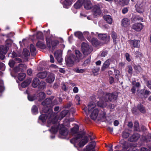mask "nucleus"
I'll return each mask as SVG.
<instances>
[{
    "label": "nucleus",
    "mask_w": 151,
    "mask_h": 151,
    "mask_svg": "<svg viewBox=\"0 0 151 151\" xmlns=\"http://www.w3.org/2000/svg\"><path fill=\"white\" fill-rule=\"evenodd\" d=\"M129 135V134L128 132H122V137L123 138H127Z\"/></svg>",
    "instance_id": "50"
},
{
    "label": "nucleus",
    "mask_w": 151,
    "mask_h": 151,
    "mask_svg": "<svg viewBox=\"0 0 151 151\" xmlns=\"http://www.w3.org/2000/svg\"><path fill=\"white\" fill-rule=\"evenodd\" d=\"M31 82V79H29L27 80L22 83L21 85V86L23 88H25L26 86H27Z\"/></svg>",
    "instance_id": "34"
},
{
    "label": "nucleus",
    "mask_w": 151,
    "mask_h": 151,
    "mask_svg": "<svg viewBox=\"0 0 151 151\" xmlns=\"http://www.w3.org/2000/svg\"><path fill=\"white\" fill-rule=\"evenodd\" d=\"M28 99L30 101H33L35 100L37 98L36 97L35 95L33 96L28 95Z\"/></svg>",
    "instance_id": "49"
},
{
    "label": "nucleus",
    "mask_w": 151,
    "mask_h": 151,
    "mask_svg": "<svg viewBox=\"0 0 151 151\" xmlns=\"http://www.w3.org/2000/svg\"><path fill=\"white\" fill-rule=\"evenodd\" d=\"M84 2V0H78L74 5L75 8L76 9H79L83 4Z\"/></svg>",
    "instance_id": "24"
},
{
    "label": "nucleus",
    "mask_w": 151,
    "mask_h": 151,
    "mask_svg": "<svg viewBox=\"0 0 151 151\" xmlns=\"http://www.w3.org/2000/svg\"><path fill=\"white\" fill-rule=\"evenodd\" d=\"M43 35L42 33L41 32H39L37 33V37L39 39H43Z\"/></svg>",
    "instance_id": "51"
},
{
    "label": "nucleus",
    "mask_w": 151,
    "mask_h": 151,
    "mask_svg": "<svg viewBox=\"0 0 151 151\" xmlns=\"http://www.w3.org/2000/svg\"><path fill=\"white\" fill-rule=\"evenodd\" d=\"M137 93L139 97L142 98L144 97L146 98L150 94L151 92L147 90L142 89L138 91L137 92Z\"/></svg>",
    "instance_id": "9"
},
{
    "label": "nucleus",
    "mask_w": 151,
    "mask_h": 151,
    "mask_svg": "<svg viewBox=\"0 0 151 151\" xmlns=\"http://www.w3.org/2000/svg\"><path fill=\"white\" fill-rule=\"evenodd\" d=\"M32 111L34 114H36L38 113V109L35 105H34L32 107Z\"/></svg>",
    "instance_id": "44"
},
{
    "label": "nucleus",
    "mask_w": 151,
    "mask_h": 151,
    "mask_svg": "<svg viewBox=\"0 0 151 151\" xmlns=\"http://www.w3.org/2000/svg\"><path fill=\"white\" fill-rule=\"evenodd\" d=\"M58 124L57 123L54 124L53 126H52L51 129L50 130L53 133L56 132L58 131Z\"/></svg>",
    "instance_id": "36"
},
{
    "label": "nucleus",
    "mask_w": 151,
    "mask_h": 151,
    "mask_svg": "<svg viewBox=\"0 0 151 151\" xmlns=\"http://www.w3.org/2000/svg\"><path fill=\"white\" fill-rule=\"evenodd\" d=\"M55 80V77L54 74L52 73H50L46 79V81L49 83H51Z\"/></svg>",
    "instance_id": "22"
},
{
    "label": "nucleus",
    "mask_w": 151,
    "mask_h": 151,
    "mask_svg": "<svg viewBox=\"0 0 151 151\" xmlns=\"http://www.w3.org/2000/svg\"><path fill=\"white\" fill-rule=\"evenodd\" d=\"M97 34L98 35V36L99 38L100 39H101L103 40H106V41H108L109 39V37H107V36L106 34H99L97 33Z\"/></svg>",
    "instance_id": "26"
},
{
    "label": "nucleus",
    "mask_w": 151,
    "mask_h": 151,
    "mask_svg": "<svg viewBox=\"0 0 151 151\" xmlns=\"http://www.w3.org/2000/svg\"><path fill=\"white\" fill-rule=\"evenodd\" d=\"M127 151H148L147 149L144 147L141 148L140 151L136 147L131 146Z\"/></svg>",
    "instance_id": "27"
},
{
    "label": "nucleus",
    "mask_w": 151,
    "mask_h": 151,
    "mask_svg": "<svg viewBox=\"0 0 151 151\" xmlns=\"http://www.w3.org/2000/svg\"><path fill=\"white\" fill-rule=\"evenodd\" d=\"M137 107L139 110L140 112L143 113H144L145 112L146 110L145 109L142 105L141 104L139 105Z\"/></svg>",
    "instance_id": "43"
},
{
    "label": "nucleus",
    "mask_w": 151,
    "mask_h": 151,
    "mask_svg": "<svg viewBox=\"0 0 151 151\" xmlns=\"http://www.w3.org/2000/svg\"><path fill=\"white\" fill-rule=\"evenodd\" d=\"M76 57L73 54H71L68 58V62L70 63H73L75 62H79L82 58V55L80 52L78 50L75 51Z\"/></svg>",
    "instance_id": "4"
},
{
    "label": "nucleus",
    "mask_w": 151,
    "mask_h": 151,
    "mask_svg": "<svg viewBox=\"0 0 151 151\" xmlns=\"http://www.w3.org/2000/svg\"><path fill=\"white\" fill-rule=\"evenodd\" d=\"M130 24V20L122 19V26L126 27Z\"/></svg>",
    "instance_id": "29"
},
{
    "label": "nucleus",
    "mask_w": 151,
    "mask_h": 151,
    "mask_svg": "<svg viewBox=\"0 0 151 151\" xmlns=\"http://www.w3.org/2000/svg\"><path fill=\"white\" fill-rule=\"evenodd\" d=\"M82 51L83 54L85 55H88L91 53L93 50L91 47L85 42H82L81 45Z\"/></svg>",
    "instance_id": "5"
},
{
    "label": "nucleus",
    "mask_w": 151,
    "mask_h": 151,
    "mask_svg": "<svg viewBox=\"0 0 151 151\" xmlns=\"http://www.w3.org/2000/svg\"><path fill=\"white\" fill-rule=\"evenodd\" d=\"M48 111L45 110L44 109H43L42 111L45 113V114L41 115L39 117V119L42 122H44L46 121L47 118L48 120L47 121L48 124H55L57 122L58 119L55 117V119H54V115L53 114V111L51 109H48Z\"/></svg>",
    "instance_id": "1"
},
{
    "label": "nucleus",
    "mask_w": 151,
    "mask_h": 151,
    "mask_svg": "<svg viewBox=\"0 0 151 151\" xmlns=\"http://www.w3.org/2000/svg\"><path fill=\"white\" fill-rule=\"evenodd\" d=\"M23 54L25 57H27L29 55V52L26 49H24Z\"/></svg>",
    "instance_id": "53"
},
{
    "label": "nucleus",
    "mask_w": 151,
    "mask_h": 151,
    "mask_svg": "<svg viewBox=\"0 0 151 151\" xmlns=\"http://www.w3.org/2000/svg\"><path fill=\"white\" fill-rule=\"evenodd\" d=\"M114 73H115L116 78L118 79V76L120 74V72L118 70H114Z\"/></svg>",
    "instance_id": "59"
},
{
    "label": "nucleus",
    "mask_w": 151,
    "mask_h": 151,
    "mask_svg": "<svg viewBox=\"0 0 151 151\" xmlns=\"http://www.w3.org/2000/svg\"><path fill=\"white\" fill-rule=\"evenodd\" d=\"M15 64V61L13 60H10L9 61V66L11 67H12V68L14 67Z\"/></svg>",
    "instance_id": "54"
},
{
    "label": "nucleus",
    "mask_w": 151,
    "mask_h": 151,
    "mask_svg": "<svg viewBox=\"0 0 151 151\" xmlns=\"http://www.w3.org/2000/svg\"><path fill=\"white\" fill-rule=\"evenodd\" d=\"M117 97V96L116 93H106V94H105L103 95V97L101 99L103 101V102L100 101L98 102L97 105L98 106L100 107H105L107 105L106 102L114 101L116 99Z\"/></svg>",
    "instance_id": "3"
},
{
    "label": "nucleus",
    "mask_w": 151,
    "mask_h": 151,
    "mask_svg": "<svg viewBox=\"0 0 151 151\" xmlns=\"http://www.w3.org/2000/svg\"><path fill=\"white\" fill-rule=\"evenodd\" d=\"M75 71L77 73H83L85 71V70L83 69H80L78 68H77L75 69Z\"/></svg>",
    "instance_id": "52"
},
{
    "label": "nucleus",
    "mask_w": 151,
    "mask_h": 151,
    "mask_svg": "<svg viewBox=\"0 0 151 151\" xmlns=\"http://www.w3.org/2000/svg\"><path fill=\"white\" fill-rule=\"evenodd\" d=\"M87 39L90 42H91L93 45H97L99 44L98 40L96 38H91V37H88L87 38Z\"/></svg>",
    "instance_id": "25"
},
{
    "label": "nucleus",
    "mask_w": 151,
    "mask_h": 151,
    "mask_svg": "<svg viewBox=\"0 0 151 151\" xmlns=\"http://www.w3.org/2000/svg\"><path fill=\"white\" fill-rule=\"evenodd\" d=\"M140 137V135L138 133H134L131 136L129 140L131 142H135L138 140Z\"/></svg>",
    "instance_id": "19"
},
{
    "label": "nucleus",
    "mask_w": 151,
    "mask_h": 151,
    "mask_svg": "<svg viewBox=\"0 0 151 151\" xmlns=\"http://www.w3.org/2000/svg\"><path fill=\"white\" fill-rule=\"evenodd\" d=\"M75 99L76 101L78 102V103H77L78 105H79L80 104V96L78 95H76L75 97Z\"/></svg>",
    "instance_id": "57"
},
{
    "label": "nucleus",
    "mask_w": 151,
    "mask_h": 151,
    "mask_svg": "<svg viewBox=\"0 0 151 151\" xmlns=\"http://www.w3.org/2000/svg\"><path fill=\"white\" fill-rule=\"evenodd\" d=\"M136 7L137 11L138 12L141 13L144 12V8L143 4L142 3L141 4L138 3H137L136 5Z\"/></svg>",
    "instance_id": "18"
},
{
    "label": "nucleus",
    "mask_w": 151,
    "mask_h": 151,
    "mask_svg": "<svg viewBox=\"0 0 151 151\" xmlns=\"http://www.w3.org/2000/svg\"><path fill=\"white\" fill-rule=\"evenodd\" d=\"M134 129L135 131H139V126L138 122H135L134 123Z\"/></svg>",
    "instance_id": "46"
},
{
    "label": "nucleus",
    "mask_w": 151,
    "mask_h": 151,
    "mask_svg": "<svg viewBox=\"0 0 151 151\" xmlns=\"http://www.w3.org/2000/svg\"><path fill=\"white\" fill-rule=\"evenodd\" d=\"M132 84L133 85H135V86L137 87H139L140 85L139 82H136L135 81H133L132 82Z\"/></svg>",
    "instance_id": "58"
},
{
    "label": "nucleus",
    "mask_w": 151,
    "mask_h": 151,
    "mask_svg": "<svg viewBox=\"0 0 151 151\" xmlns=\"http://www.w3.org/2000/svg\"><path fill=\"white\" fill-rule=\"evenodd\" d=\"M78 126L77 125H75V126L71 129L70 132L71 134L72 135H73L76 134L78 132Z\"/></svg>",
    "instance_id": "31"
},
{
    "label": "nucleus",
    "mask_w": 151,
    "mask_h": 151,
    "mask_svg": "<svg viewBox=\"0 0 151 151\" xmlns=\"http://www.w3.org/2000/svg\"><path fill=\"white\" fill-rule=\"evenodd\" d=\"M88 137H91L90 135L83 137L81 134H77L75 135L73 138L70 140V142L74 144L75 147H77L76 145H78L79 147H83L88 142Z\"/></svg>",
    "instance_id": "2"
},
{
    "label": "nucleus",
    "mask_w": 151,
    "mask_h": 151,
    "mask_svg": "<svg viewBox=\"0 0 151 151\" xmlns=\"http://www.w3.org/2000/svg\"><path fill=\"white\" fill-rule=\"evenodd\" d=\"M107 52L106 51H103L101 54V56L102 57H105L107 54Z\"/></svg>",
    "instance_id": "63"
},
{
    "label": "nucleus",
    "mask_w": 151,
    "mask_h": 151,
    "mask_svg": "<svg viewBox=\"0 0 151 151\" xmlns=\"http://www.w3.org/2000/svg\"><path fill=\"white\" fill-rule=\"evenodd\" d=\"M83 4L84 8L86 9H90L93 7L92 4L90 0H84Z\"/></svg>",
    "instance_id": "14"
},
{
    "label": "nucleus",
    "mask_w": 151,
    "mask_h": 151,
    "mask_svg": "<svg viewBox=\"0 0 151 151\" xmlns=\"http://www.w3.org/2000/svg\"><path fill=\"white\" fill-rule=\"evenodd\" d=\"M111 37L113 38V42L115 43L117 39L116 33L114 32H113L112 33Z\"/></svg>",
    "instance_id": "45"
},
{
    "label": "nucleus",
    "mask_w": 151,
    "mask_h": 151,
    "mask_svg": "<svg viewBox=\"0 0 151 151\" xmlns=\"http://www.w3.org/2000/svg\"><path fill=\"white\" fill-rule=\"evenodd\" d=\"M39 83V79L37 78H35L33 81L32 86L33 87L35 88L38 86Z\"/></svg>",
    "instance_id": "35"
},
{
    "label": "nucleus",
    "mask_w": 151,
    "mask_h": 151,
    "mask_svg": "<svg viewBox=\"0 0 151 151\" xmlns=\"http://www.w3.org/2000/svg\"><path fill=\"white\" fill-rule=\"evenodd\" d=\"M99 110L98 109H94L91 114V118L93 120H95L98 115Z\"/></svg>",
    "instance_id": "20"
},
{
    "label": "nucleus",
    "mask_w": 151,
    "mask_h": 151,
    "mask_svg": "<svg viewBox=\"0 0 151 151\" xmlns=\"http://www.w3.org/2000/svg\"><path fill=\"white\" fill-rule=\"evenodd\" d=\"M52 102V100L50 98L46 99L42 103V104L44 106L43 109H44L47 111H48V109H51L50 107V105Z\"/></svg>",
    "instance_id": "10"
},
{
    "label": "nucleus",
    "mask_w": 151,
    "mask_h": 151,
    "mask_svg": "<svg viewBox=\"0 0 151 151\" xmlns=\"http://www.w3.org/2000/svg\"><path fill=\"white\" fill-rule=\"evenodd\" d=\"M66 125L64 123L63 124L60 125L59 127L60 128V133L63 138H65L68 134V131L65 127V125Z\"/></svg>",
    "instance_id": "6"
},
{
    "label": "nucleus",
    "mask_w": 151,
    "mask_h": 151,
    "mask_svg": "<svg viewBox=\"0 0 151 151\" xmlns=\"http://www.w3.org/2000/svg\"><path fill=\"white\" fill-rule=\"evenodd\" d=\"M146 140L147 142L151 141V134H148L146 138Z\"/></svg>",
    "instance_id": "60"
},
{
    "label": "nucleus",
    "mask_w": 151,
    "mask_h": 151,
    "mask_svg": "<svg viewBox=\"0 0 151 151\" xmlns=\"http://www.w3.org/2000/svg\"><path fill=\"white\" fill-rule=\"evenodd\" d=\"M74 35L76 36L79 39L83 40V39L82 33L80 31L75 32Z\"/></svg>",
    "instance_id": "38"
},
{
    "label": "nucleus",
    "mask_w": 151,
    "mask_h": 151,
    "mask_svg": "<svg viewBox=\"0 0 151 151\" xmlns=\"http://www.w3.org/2000/svg\"><path fill=\"white\" fill-rule=\"evenodd\" d=\"M27 68V66L23 64H19L18 66L14 68V70L16 72L23 71Z\"/></svg>",
    "instance_id": "16"
},
{
    "label": "nucleus",
    "mask_w": 151,
    "mask_h": 151,
    "mask_svg": "<svg viewBox=\"0 0 151 151\" xmlns=\"http://www.w3.org/2000/svg\"><path fill=\"white\" fill-rule=\"evenodd\" d=\"M46 42L47 46L50 48L52 47V49H54L56 46L59 43V42L57 40L52 41L50 38L47 37L46 38Z\"/></svg>",
    "instance_id": "7"
},
{
    "label": "nucleus",
    "mask_w": 151,
    "mask_h": 151,
    "mask_svg": "<svg viewBox=\"0 0 151 151\" xmlns=\"http://www.w3.org/2000/svg\"><path fill=\"white\" fill-rule=\"evenodd\" d=\"M134 69L137 74L142 71V68L139 65H135L134 67Z\"/></svg>",
    "instance_id": "39"
},
{
    "label": "nucleus",
    "mask_w": 151,
    "mask_h": 151,
    "mask_svg": "<svg viewBox=\"0 0 151 151\" xmlns=\"http://www.w3.org/2000/svg\"><path fill=\"white\" fill-rule=\"evenodd\" d=\"M47 74L46 71L40 72L37 74V76L40 78L43 79L46 77Z\"/></svg>",
    "instance_id": "28"
},
{
    "label": "nucleus",
    "mask_w": 151,
    "mask_h": 151,
    "mask_svg": "<svg viewBox=\"0 0 151 151\" xmlns=\"http://www.w3.org/2000/svg\"><path fill=\"white\" fill-rule=\"evenodd\" d=\"M111 61V59H108L104 62L101 68V71H103L109 67Z\"/></svg>",
    "instance_id": "13"
},
{
    "label": "nucleus",
    "mask_w": 151,
    "mask_h": 151,
    "mask_svg": "<svg viewBox=\"0 0 151 151\" xmlns=\"http://www.w3.org/2000/svg\"><path fill=\"white\" fill-rule=\"evenodd\" d=\"M26 76V74L24 73H20L18 75V79L20 81H22L24 78Z\"/></svg>",
    "instance_id": "42"
},
{
    "label": "nucleus",
    "mask_w": 151,
    "mask_h": 151,
    "mask_svg": "<svg viewBox=\"0 0 151 151\" xmlns=\"http://www.w3.org/2000/svg\"><path fill=\"white\" fill-rule=\"evenodd\" d=\"M135 55L137 57L140 58L142 57L141 53L139 51H136L135 52Z\"/></svg>",
    "instance_id": "55"
},
{
    "label": "nucleus",
    "mask_w": 151,
    "mask_h": 151,
    "mask_svg": "<svg viewBox=\"0 0 151 151\" xmlns=\"http://www.w3.org/2000/svg\"><path fill=\"white\" fill-rule=\"evenodd\" d=\"M8 48L6 46L5 47L3 46H0V52H2L4 54H5L7 52V51Z\"/></svg>",
    "instance_id": "33"
},
{
    "label": "nucleus",
    "mask_w": 151,
    "mask_h": 151,
    "mask_svg": "<svg viewBox=\"0 0 151 151\" xmlns=\"http://www.w3.org/2000/svg\"><path fill=\"white\" fill-rule=\"evenodd\" d=\"M45 97V93L43 92H40L38 94L37 99L39 101H40L44 99Z\"/></svg>",
    "instance_id": "23"
},
{
    "label": "nucleus",
    "mask_w": 151,
    "mask_h": 151,
    "mask_svg": "<svg viewBox=\"0 0 151 151\" xmlns=\"http://www.w3.org/2000/svg\"><path fill=\"white\" fill-rule=\"evenodd\" d=\"M125 57L126 60L129 62L131 61V59L130 58V55L128 53H126L125 54Z\"/></svg>",
    "instance_id": "61"
},
{
    "label": "nucleus",
    "mask_w": 151,
    "mask_h": 151,
    "mask_svg": "<svg viewBox=\"0 0 151 151\" xmlns=\"http://www.w3.org/2000/svg\"><path fill=\"white\" fill-rule=\"evenodd\" d=\"M46 83L44 81H41L39 85L40 88L41 89L44 88L46 87Z\"/></svg>",
    "instance_id": "47"
},
{
    "label": "nucleus",
    "mask_w": 151,
    "mask_h": 151,
    "mask_svg": "<svg viewBox=\"0 0 151 151\" xmlns=\"http://www.w3.org/2000/svg\"><path fill=\"white\" fill-rule=\"evenodd\" d=\"M143 26L141 23H137L133 24L132 27L133 29L137 31H140L143 28Z\"/></svg>",
    "instance_id": "15"
},
{
    "label": "nucleus",
    "mask_w": 151,
    "mask_h": 151,
    "mask_svg": "<svg viewBox=\"0 0 151 151\" xmlns=\"http://www.w3.org/2000/svg\"><path fill=\"white\" fill-rule=\"evenodd\" d=\"M120 142L121 144L123 145V149H127L128 147V142L124 141V140H122Z\"/></svg>",
    "instance_id": "37"
},
{
    "label": "nucleus",
    "mask_w": 151,
    "mask_h": 151,
    "mask_svg": "<svg viewBox=\"0 0 151 151\" xmlns=\"http://www.w3.org/2000/svg\"><path fill=\"white\" fill-rule=\"evenodd\" d=\"M96 105L94 103L91 102H90L88 105V112L91 111L95 107Z\"/></svg>",
    "instance_id": "32"
},
{
    "label": "nucleus",
    "mask_w": 151,
    "mask_h": 151,
    "mask_svg": "<svg viewBox=\"0 0 151 151\" xmlns=\"http://www.w3.org/2000/svg\"><path fill=\"white\" fill-rule=\"evenodd\" d=\"M68 112V110H64L62 111L60 113V115L59 116H54V119H55V117L58 119L57 121H58V119L60 120H61L62 119L63 117H65V116L67 114Z\"/></svg>",
    "instance_id": "17"
},
{
    "label": "nucleus",
    "mask_w": 151,
    "mask_h": 151,
    "mask_svg": "<svg viewBox=\"0 0 151 151\" xmlns=\"http://www.w3.org/2000/svg\"><path fill=\"white\" fill-rule=\"evenodd\" d=\"M139 41L137 40H130L129 41V43L132 45L134 47L138 48L140 46Z\"/></svg>",
    "instance_id": "21"
},
{
    "label": "nucleus",
    "mask_w": 151,
    "mask_h": 151,
    "mask_svg": "<svg viewBox=\"0 0 151 151\" xmlns=\"http://www.w3.org/2000/svg\"><path fill=\"white\" fill-rule=\"evenodd\" d=\"M92 12L93 15L95 17H98L101 16L102 12L100 9V7L98 5H95L93 6Z\"/></svg>",
    "instance_id": "8"
},
{
    "label": "nucleus",
    "mask_w": 151,
    "mask_h": 151,
    "mask_svg": "<svg viewBox=\"0 0 151 151\" xmlns=\"http://www.w3.org/2000/svg\"><path fill=\"white\" fill-rule=\"evenodd\" d=\"M5 65L2 63H0V69L2 70H5Z\"/></svg>",
    "instance_id": "62"
},
{
    "label": "nucleus",
    "mask_w": 151,
    "mask_h": 151,
    "mask_svg": "<svg viewBox=\"0 0 151 151\" xmlns=\"http://www.w3.org/2000/svg\"><path fill=\"white\" fill-rule=\"evenodd\" d=\"M128 73L130 74H132L133 72V69L131 65H129L128 67Z\"/></svg>",
    "instance_id": "56"
},
{
    "label": "nucleus",
    "mask_w": 151,
    "mask_h": 151,
    "mask_svg": "<svg viewBox=\"0 0 151 151\" xmlns=\"http://www.w3.org/2000/svg\"><path fill=\"white\" fill-rule=\"evenodd\" d=\"M74 0H65L63 2L64 7H66V6L70 5L72 2Z\"/></svg>",
    "instance_id": "40"
},
{
    "label": "nucleus",
    "mask_w": 151,
    "mask_h": 151,
    "mask_svg": "<svg viewBox=\"0 0 151 151\" xmlns=\"http://www.w3.org/2000/svg\"><path fill=\"white\" fill-rule=\"evenodd\" d=\"M96 146V142H90L88 145H87L85 149L83 151H95V147Z\"/></svg>",
    "instance_id": "11"
},
{
    "label": "nucleus",
    "mask_w": 151,
    "mask_h": 151,
    "mask_svg": "<svg viewBox=\"0 0 151 151\" xmlns=\"http://www.w3.org/2000/svg\"><path fill=\"white\" fill-rule=\"evenodd\" d=\"M30 51L32 55H35L36 53V48L32 44H31L30 45Z\"/></svg>",
    "instance_id": "30"
},
{
    "label": "nucleus",
    "mask_w": 151,
    "mask_h": 151,
    "mask_svg": "<svg viewBox=\"0 0 151 151\" xmlns=\"http://www.w3.org/2000/svg\"><path fill=\"white\" fill-rule=\"evenodd\" d=\"M80 17L82 18L86 17L87 19H89L90 18L89 17L87 16L86 14L83 12H81L80 14Z\"/></svg>",
    "instance_id": "48"
},
{
    "label": "nucleus",
    "mask_w": 151,
    "mask_h": 151,
    "mask_svg": "<svg viewBox=\"0 0 151 151\" xmlns=\"http://www.w3.org/2000/svg\"><path fill=\"white\" fill-rule=\"evenodd\" d=\"M32 70L31 69H28L27 71V73L28 75L31 76L32 73Z\"/></svg>",
    "instance_id": "64"
},
{
    "label": "nucleus",
    "mask_w": 151,
    "mask_h": 151,
    "mask_svg": "<svg viewBox=\"0 0 151 151\" xmlns=\"http://www.w3.org/2000/svg\"><path fill=\"white\" fill-rule=\"evenodd\" d=\"M37 46L40 48H43L45 47L44 42L40 41H39L36 44Z\"/></svg>",
    "instance_id": "41"
},
{
    "label": "nucleus",
    "mask_w": 151,
    "mask_h": 151,
    "mask_svg": "<svg viewBox=\"0 0 151 151\" xmlns=\"http://www.w3.org/2000/svg\"><path fill=\"white\" fill-rule=\"evenodd\" d=\"M55 57L58 61L61 63L63 60L62 58L61 51L60 50L56 51L54 54Z\"/></svg>",
    "instance_id": "12"
}]
</instances>
